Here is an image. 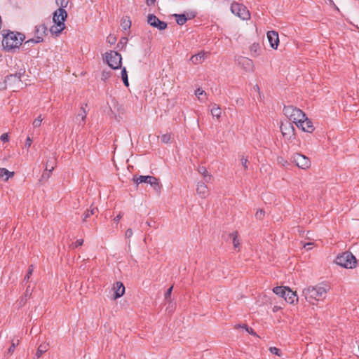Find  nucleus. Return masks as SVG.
I'll list each match as a JSON object with an SVG mask.
<instances>
[{
  "label": "nucleus",
  "instance_id": "obj_17",
  "mask_svg": "<svg viewBox=\"0 0 359 359\" xmlns=\"http://www.w3.org/2000/svg\"><path fill=\"white\" fill-rule=\"evenodd\" d=\"M280 130H281L282 134L285 136V135H286L287 134H290V133H292V135H294L293 133H294V128L293 126L291 124V123L287 122L285 124H284V123L281 124Z\"/></svg>",
  "mask_w": 359,
  "mask_h": 359
},
{
  "label": "nucleus",
  "instance_id": "obj_15",
  "mask_svg": "<svg viewBox=\"0 0 359 359\" xmlns=\"http://www.w3.org/2000/svg\"><path fill=\"white\" fill-rule=\"evenodd\" d=\"M114 289L115 290L114 299H118L122 297L125 292V287L121 282H116Z\"/></svg>",
  "mask_w": 359,
  "mask_h": 359
},
{
  "label": "nucleus",
  "instance_id": "obj_1",
  "mask_svg": "<svg viewBox=\"0 0 359 359\" xmlns=\"http://www.w3.org/2000/svg\"><path fill=\"white\" fill-rule=\"evenodd\" d=\"M327 292V288L319 285L309 286L302 291L306 300L312 304H315L316 301L324 299L326 297Z\"/></svg>",
  "mask_w": 359,
  "mask_h": 359
},
{
  "label": "nucleus",
  "instance_id": "obj_47",
  "mask_svg": "<svg viewBox=\"0 0 359 359\" xmlns=\"http://www.w3.org/2000/svg\"><path fill=\"white\" fill-rule=\"evenodd\" d=\"M0 139L2 142H8L9 140V138H8V133H4L1 135L0 137Z\"/></svg>",
  "mask_w": 359,
  "mask_h": 359
},
{
  "label": "nucleus",
  "instance_id": "obj_44",
  "mask_svg": "<svg viewBox=\"0 0 359 359\" xmlns=\"http://www.w3.org/2000/svg\"><path fill=\"white\" fill-rule=\"evenodd\" d=\"M156 180L157 179L155 177L147 175V183L151 185L153 184V182H155V181H156Z\"/></svg>",
  "mask_w": 359,
  "mask_h": 359
},
{
  "label": "nucleus",
  "instance_id": "obj_18",
  "mask_svg": "<svg viewBox=\"0 0 359 359\" xmlns=\"http://www.w3.org/2000/svg\"><path fill=\"white\" fill-rule=\"evenodd\" d=\"M283 298L287 302L290 304H294L295 302L298 301V297L296 294V292L292 291L290 289L286 292V295H285Z\"/></svg>",
  "mask_w": 359,
  "mask_h": 359
},
{
  "label": "nucleus",
  "instance_id": "obj_60",
  "mask_svg": "<svg viewBox=\"0 0 359 359\" xmlns=\"http://www.w3.org/2000/svg\"><path fill=\"white\" fill-rule=\"evenodd\" d=\"M97 210V208H92L90 210H89V212L90 213L91 215H94L95 213V211Z\"/></svg>",
  "mask_w": 359,
  "mask_h": 359
},
{
  "label": "nucleus",
  "instance_id": "obj_3",
  "mask_svg": "<svg viewBox=\"0 0 359 359\" xmlns=\"http://www.w3.org/2000/svg\"><path fill=\"white\" fill-rule=\"evenodd\" d=\"M25 74V70L21 69L18 72L14 74H10L5 78L4 83L6 88L11 89L13 91H17L22 88V76Z\"/></svg>",
  "mask_w": 359,
  "mask_h": 359
},
{
  "label": "nucleus",
  "instance_id": "obj_33",
  "mask_svg": "<svg viewBox=\"0 0 359 359\" xmlns=\"http://www.w3.org/2000/svg\"><path fill=\"white\" fill-rule=\"evenodd\" d=\"M157 194H160L162 189V184L158 182V179L151 185Z\"/></svg>",
  "mask_w": 359,
  "mask_h": 359
},
{
  "label": "nucleus",
  "instance_id": "obj_46",
  "mask_svg": "<svg viewBox=\"0 0 359 359\" xmlns=\"http://www.w3.org/2000/svg\"><path fill=\"white\" fill-rule=\"evenodd\" d=\"M248 160L246 158H244L243 156L241 158V163L243 166L244 167L245 170L248 169Z\"/></svg>",
  "mask_w": 359,
  "mask_h": 359
},
{
  "label": "nucleus",
  "instance_id": "obj_28",
  "mask_svg": "<svg viewBox=\"0 0 359 359\" xmlns=\"http://www.w3.org/2000/svg\"><path fill=\"white\" fill-rule=\"evenodd\" d=\"M230 237L233 240V245L235 249L239 248L240 243L238 239V232L234 231L230 234Z\"/></svg>",
  "mask_w": 359,
  "mask_h": 359
},
{
  "label": "nucleus",
  "instance_id": "obj_52",
  "mask_svg": "<svg viewBox=\"0 0 359 359\" xmlns=\"http://www.w3.org/2000/svg\"><path fill=\"white\" fill-rule=\"evenodd\" d=\"M83 243V239H78L74 243V248H77L79 246L82 245Z\"/></svg>",
  "mask_w": 359,
  "mask_h": 359
},
{
  "label": "nucleus",
  "instance_id": "obj_31",
  "mask_svg": "<svg viewBox=\"0 0 359 359\" xmlns=\"http://www.w3.org/2000/svg\"><path fill=\"white\" fill-rule=\"evenodd\" d=\"M46 351H47V346H46V345H42V344H41V345L39 346V348H38V349H37V351H36V354H35V357H36V358H37V359H38V358H39L41 356V355H42L43 353H45Z\"/></svg>",
  "mask_w": 359,
  "mask_h": 359
},
{
  "label": "nucleus",
  "instance_id": "obj_48",
  "mask_svg": "<svg viewBox=\"0 0 359 359\" xmlns=\"http://www.w3.org/2000/svg\"><path fill=\"white\" fill-rule=\"evenodd\" d=\"M133 234V230L131 229H128L125 233V236L126 238H129L132 237Z\"/></svg>",
  "mask_w": 359,
  "mask_h": 359
},
{
  "label": "nucleus",
  "instance_id": "obj_10",
  "mask_svg": "<svg viewBox=\"0 0 359 359\" xmlns=\"http://www.w3.org/2000/svg\"><path fill=\"white\" fill-rule=\"evenodd\" d=\"M67 18V13L65 9L59 8L53 13V20L54 23L60 27L65 25L64 22Z\"/></svg>",
  "mask_w": 359,
  "mask_h": 359
},
{
  "label": "nucleus",
  "instance_id": "obj_42",
  "mask_svg": "<svg viewBox=\"0 0 359 359\" xmlns=\"http://www.w3.org/2000/svg\"><path fill=\"white\" fill-rule=\"evenodd\" d=\"M107 41L110 44H114L116 41V38L114 35L109 34L107 38Z\"/></svg>",
  "mask_w": 359,
  "mask_h": 359
},
{
  "label": "nucleus",
  "instance_id": "obj_26",
  "mask_svg": "<svg viewBox=\"0 0 359 359\" xmlns=\"http://www.w3.org/2000/svg\"><path fill=\"white\" fill-rule=\"evenodd\" d=\"M65 28V25H62L61 27L55 25H53L50 27V32L52 34H55L56 35H58L59 34H60L62 32V31Z\"/></svg>",
  "mask_w": 359,
  "mask_h": 359
},
{
  "label": "nucleus",
  "instance_id": "obj_23",
  "mask_svg": "<svg viewBox=\"0 0 359 359\" xmlns=\"http://www.w3.org/2000/svg\"><path fill=\"white\" fill-rule=\"evenodd\" d=\"M176 22L180 25H183L186 23L188 20V18L185 14H175V15ZM191 18H189L190 19Z\"/></svg>",
  "mask_w": 359,
  "mask_h": 359
},
{
  "label": "nucleus",
  "instance_id": "obj_19",
  "mask_svg": "<svg viewBox=\"0 0 359 359\" xmlns=\"http://www.w3.org/2000/svg\"><path fill=\"white\" fill-rule=\"evenodd\" d=\"M205 52L198 53V54L192 55L190 58V61L194 65L201 64L205 60Z\"/></svg>",
  "mask_w": 359,
  "mask_h": 359
},
{
  "label": "nucleus",
  "instance_id": "obj_51",
  "mask_svg": "<svg viewBox=\"0 0 359 359\" xmlns=\"http://www.w3.org/2000/svg\"><path fill=\"white\" fill-rule=\"evenodd\" d=\"M172 288H173V287L171 286L170 287H169L168 289V290L165 293V299H168V298H169L170 297V294H171L172 291Z\"/></svg>",
  "mask_w": 359,
  "mask_h": 359
},
{
  "label": "nucleus",
  "instance_id": "obj_61",
  "mask_svg": "<svg viewBox=\"0 0 359 359\" xmlns=\"http://www.w3.org/2000/svg\"><path fill=\"white\" fill-rule=\"evenodd\" d=\"M127 39L126 38H122L120 43H126Z\"/></svg>",
  "mask_w": 359,
  "mask_h": 359
},
{
  "label": "nucleus",
  "instance_id": "obj_32",
  "mask_svg": "<svg viewBox=\"0 0 359 359\" xmlns=\"http://www.w3.org/2000/svg\"><path fill=\"white\" fill-rule=\"evenodd\" d=\"M121 27H123V29L126 30L128 29H129L131 26V21L129 19V18H123L121 20Z\"/></svg>",
  "mask_w": 359,
  "mask_h": 359
},
{
  "label": "nucleus",
  "instance_id": "obj_9",
  "mask_svg": "<svg viewBox=\"0 0 359 359\" xmlns=\"http://www.w3.org/2000/svg\"><path fill=\"white\" fill-rule=\"evenodd\" d=\"M292 161L298 168L302 169H307L311 165V161L309 158L301 154H295L292 157Z\"/></svg>",
  "mask_w": 359,
  "mask_h": 359
},
{
  "label": "nucleus",
  "instance_id": "obj_22",
  "mask_svg": "<svg viewBox=\"0 0 359 359\" xmlns=\"http://www.w3.org/2000/svg\"><path fill=\"white\" fill-rule=\"evenodd\" d=\"M86 116H87V111H86L83 106H81L80 111L79 112V114L76 116V119H79V118H81V119L82 123L79 122V124L84 126V124L86 123Z\"/></svg>",
  "mask_w": 359,
  "mask_h": 359
},
{
  "label": "nucleus",
  "instance_id": "obj_7",
  "mask_svg": "<svg viewBox=\"0 0 359 359\" xmlns=\"http://www.w3.org/2000/svg\"><path fill=\"white\" fill-rule=\"evenodd\" d=\"M231 11L243 20H248L250 18L249 11L243 4L233 2L231 6Z\"/></svg>",
  "mask_w": 359,
  "mask_h": 359
},
{
  "label": "nucleus",
  "instance_id": "obj_27",
  "mask_svg": "<svg viewBox=\"0 0 359 359\" xmlns=\"http://www.w3.org/2000/svg\"><path fill=\"white\" fill-rule=\"evenodd\" d=\"M13 172H10L6 168H0V177L6 176L5 180H8L9 177H13Z\"/></svg>",
  "mask_w": 359,
  "mask_h": 359
},
{
  "label": "nucleus",
  "instance_id": "obj_4",
  "mask_svg": "<svg viewBox=\"0 0 359 359\" xmlns=\"http://www.w3.org/2000/svg\"><path fill=\"white\" fill-rule=\"evenodd\" d=\"M283 113L289 120L294 123L297 127H299V123L305 118L306 115L301 109L292 105L285 106Z\"/></svg>",
  "mask_w": 359,
  "mask_h": 359
},
{
  "label": "nucleus",
  "instance_id": "obj_21",
  "mask_svg": "<svg viewBox=\"0 0 359 359\" xmlns=\"http://www.w3.org/2000/svg\"><path fill=\"white\" fill-rule=\"evenodd\" d=\"M198 172L202 175L204 177V180L205 182H209L211 180L212 176L208 174V172L205 167L204 166H199L198 168Z\"/></svg>",
  "mask_w": 359,
  "mask_h": 359
},
{
  "label": "nucleus",
  "instance_id": "obj_58",
  "mask_svg": "<svg viewBox=\"0 0 359 359\" xmlns=\"http://www.w3.org/2000/svg\"><path fill=\"white\" fill-rule=\"evenodd\" d=\"M155 223H156L155 222H150V221H147L146 222V224L148 226H154Z\"/></svg>",
  "mask_w": 359,
  "mask_h": 359
},
{
  "label": "nucleus",
  "instance_id": "obj_25",
  "mask_svg": "<svg viewBox=\"0 0 359 359\" xmlns=\"http://www.w3.org/2000/svg\"><path fill=\"white\" fill-rule=\"evenodd\" d=\"M259 49H260V46L257 43H252L250 47V52L252 53V56H257L259 55Z\"/></svg>",
  "mask_w": 359,
  "mask_h": 359
},
{
  "label": "nucleus",
  "instance_id": "obj_43",
  "mask_svg": "<svg viewBox=\"0 0 359 359\" xmlns=\"http://www.w3.org/2000/svg\"><path fill=\"white\" fill-rule=\"evenodd\" d=\"M269 350H270V352L271 353L275 354L276 355H279V356L280 355V351L278 348H276V347H271L269 348Z\"/></svg>",
  "mask_w": 359,
  "mask_h": 359
},
{
  "label": "nucleus",
  "instance_id": "obj_6",
  "mask_svg": "<svg viewBox=\"0 0 359 359\" xmlns=\"http://www.w3.org/2000/svg\"><path fill=\"white\" fill-rule=\"evenodd\" d=\"M104 60L113 69L121 68L122 57L116 51L111 50L109 53H106Z\"/></svg>",
  "mask_w": 359,
  "mask_h": 359
},
{
  "label": "nucleus",
  "instance_id": "obj_49",
  "mask_svg": "<svg viewBox=\"0 0 359 359\" xmlns=\"http://www.w3.org/2000/svg\"><path fill=\"white\" fill-rule=\"evenodd\" d=\"M32 290L30 288V285H28L25 293V297H30L32 295Z\"/></svg>",
  "mask_w": 359,
  "mask_h": 359
},
{
  "label": "nucleus",
  "instance_id": "obj_41",
  "mask_svg": "<svg viewBox=\"0 0 359 359\" xmlns=\"http://www.w3.org/2000/svg\"><path fill=\"white\" fill-rule=\"evenodd\" d=\"M171 135L170 134H164L161 136V141L164 143H168L170 142Z\"/></svg>",
  "mask_w": 359,
  "mask_h": 359
},
{
  "label": "nucleus",
  "instance_id": "obj_12",
  "mask_svg": "<svg viewBox=\"0 0 359 359\" xmlns=\"http://www.w3.org/2000/svg\"><path fill=\"white\" fill-rule=\"evenodd\" d=\"M267 39L270 43L271 48L277 49L279 44L278 34L276 31H269L267 32Z\"/></svg>",
  "mask_w": 359,
  "mask_h": 359
},
{
  "label": "nucleus",
  "instance_id": "obj_2",
  "mask_svg": "<svg viewBox=\"0 0 359 359\" xmlns=\"http://www.w3.org/2000/svg\"><path fill=\"white\" fill-rule=\"evenodd\" d=\"M2 46L8 50L18 48L25 39L24 34L19 32H8L7 34H2Z\"/></svg>",
  "mask_w": 359,
  "mask_h": 359
},
{
  "label": "nucleus",
  "instance_id": "obj_55",
  "mask_svg": "<svg viewBox=\"0 0 359 359\" xmlns=\"http://www.w3.org/2000/svg\"><path fill=\"white\" fill-rule=\"evenodd\" d=\"M123 213L120 212L119 214L114 219V222L118 223L122 218Z\"/></svg>",
  "mask_w": 359,
  "mask_h": 359
},
{
  "label": "nucleus",
  "instance_id": "obj_11",
  "mask_svg": "<svg viewBox=\"0 0 359 359\" xmlns=\"http://www.w3.org/2000/svg\"><path fill=\"white\" fill-rule=\"evenodd\" d=\"M147 22L153 27L157 28L159 30H164L167 28V23L164 21L160 20L155 15L149 14L147 16Z\"/></svg>",
  "mask_w": 359,
  "mask_h": 359
},
{
  "label": "nucleus",
  "instance_id": "obj_24",
  "mask_svg": "<svg viewBox=\"0 0 359 359\" xmlns=\"http://www.w3.org/2000/svg\"><path fill=\"white\" fill-rule=\"evenodd\" d=\"M210 111L212 116L216 117L217 118H219V117L221 116V109L216 104H213V107L211 109Z\"/></svg>",
  "mask_w": 359,
  "mask_h": 359
},
{
  "label": "nucleus",
  "instance_id": "obj_16",
  "mask_svg": "<svg viewBox=\"0 0 359 359\" xmlns=\"http://www.w3.org/2000/svg\"><path fill=\"white\" fill-rule=\"evenodd\" d=\"M53 169H54V165H52L50 167V168H49L48 161H47L46 162V169H45L44 172H43V174L41 175V177L39 180V181L41 183H45L46 182H47L48 180L49 179V177H50V176L51 175V172L53 170Z\"/></svg>",
  "mask_w": 359,
  "mask_h": 359
},
{
  "label": "nucleus",
  "instance_id": "obj_20",
  "mask_svg": "<svg viewBox=\"0 0 359 359\" xmlns=\"http://www.w3.org/2000/svg\"><path fill=\"white\" fill-rule=\"evenodd\" d=\"M290 288L288 287H283V286H277V287H275L273 289V292L281 297H284L285 295H286V292H287V290H289Z\"/></svg>",
  "mask_w": 359,
  "mask_h": 359
},
{
  "label": "nucleus",
  "instance_id": "obj_38",
  "mask_svg": "<svg viewBox=\"0 0 359 359\" xmlns=\"http://www.w3.org/2000/svg\"><path fill=\"white\" fill-rule=\"evenodd\" d=\"M69 3V0H56V4L59 8H65Z\"/></svg>",
  "mask_w": 359,
  "mask_h": 359
},
{
  "label": "nucleus",
  "instance_id": "obj_5",
  "mask_svg": "<svg viewBox=\"0 0 359 359\" xmlns=\"http://www.w3.org/2000/svg\"><path fill=\"white\" fill-rule=\"evenodd\" d=\"M335 262L344 268L353 269L356 266L357 259L351 252L346 251L341 255H338Z\"/></svg>",
  "mask_w": 359,
  "mask_h": 359
},
{
  "label": "nucleus",
  "instance_id": "obj_8",
  "mask_svg": "<svg viewBox=\"0 0 359 359\" xmlns=\"http://www.w3.org/2000/svg\"><path fill=\"white\" fill-rule=\"evenodd\" d=\"M48 28L44 24H41L35 27L34 38L25 41V45H29L30 43H38L43 41V36L46 35Z\"/></svg>",
  "mask_w": 359,
  "mask_h": 359
},
{
  "label": "nucleus",
  "instance_id": "obj_57",
  "mask_svg": "<svg viewBox=\"0 0 359 359\" xmlns=\"http://www.w3.org/2000/svg\"><path fill=\"white\" fill-rule=\"evenodd\" d=\"M26 301H27L26 298H22V299L20 300V302L19 303L20 306L25 305V304L26 303Z\"/></svg>",
  "mask_w": 359,
  "mask_h": 359
},
{
  "label": "nucleus",
  "instance_id": "obj_45",
  "mask_svg": "<svg viewBox=\"0 0 359 359\" xmlns=\"http://www.w3.org/2000/svg\"><path fill=\"white\" fill-rule=\"evenodd\" d=\"M243 65H247L248 67H251L252 65V61L248 58H243Z\"/></svg>",
  "mask_w": 359,
  "mask_h": 359
},
{
  "label": "nucleus",
  "instance_id": "obj_56",
  "mask_svg": "<svg viewBox=\"0 0 359 359\" xmlns=\"http://www.w3.org/2000/svg\"><path fill=\"white\" fill-rule=\"evenodd\" d=\"M313 245V243H306L304 245V248L307 250L311 249V246Z\"/></svg>",
  "mask_w": 359,
  "mask_h": 359
},
{
  "label": "nucleus",
  "instance_id": "obj_63",
  "mask_svg": "<svg viewBox=\"0 0 359 359\" xmlns=\"http://www.w3.org/2000/svg\"><path fill=\"white\" fill-rule=\"evenodd\" d=\"M55 162H54V161L53 162L52 165L48 163L49 168H50V167H51L52 165H54V166H55Z\"/></svg>",
  "mask_w": 359,
  "mask_h": 359
},
{
  "label": "nucleus",
  "instance_id": "obj_14",
  "mask_svg": "<svg viewBox=\"0 0 359 359\" xmlns=\"http://www.w3.org/2000/svg\"><path fill=\"white\" fill-rule=\"evenodd\" d=\"M196 192L201 198H206L209 194L208 188L204 182L198 183Z\"/></svg>",
  "mask_w": 359,
  "mask_h": 359
},
{
  "label": "nucleus",
  "instance_id": "obj_54",
  "mask_svg": "<svg viewBox=\"0 0 359 359\" xmlns=\"http://www.w3.org/2000/svg\"><path fill=\"white\" fill-rule=\"evenodd\" d=\"M32 143V139L29 137H27L25 142V147H29Z\"/></svg>",
  "mask_w": 359,
  "mask_h": 359
},
{
  "label": "nucleus",
  "instance_id": "obj_35",
  "mask_svg": "<svg viewBox=\"0 0 359 359\" xmlns=\"http://www.w3.org/2000/svg\"><path fill=\"white\" fill-rule=\"evenodd\" d=\"M43 120V118L42 117V115L40 114L37 118H36L34 120V121L32 123L33 127L34 128L40 127Z\"/></svg>",
  "mask_w": 359,
  "mask_h": 359
},
{
  "label": "nucleus",
  "instance_id": "obj_50",
  "mask_svg": "<svg viewBox=\"0 0 359 359\" xmlns=\"http://www.w3.org/2000/svg\"><path fill=\"white\" fill-rule=\"evenodd\" d=\"M242 327L245 328V330H246L248 333H250V334H253V335H255V333L254 332V331H253V330H252V327H248L246 325H243V326H242Z\"/></svg>",
  "mask_w": 359,
  "mask_h": 359
},
{
  "label": "nucleus",
  "instance_id": "obj_53",
  "mask_svg": "<svg viewBox=\"0 0 359 359\" xmlns=\"http://www.w3.org/2000/svg\"><path fill=\"white\" fill-rule=\"evenodd\" d=\"M90 213L89 210H87L86 212L83 215V222H86V219L90 216Z\"/></svg>",
  "mask_w": 359,
  "mask_h": 359
},
{
  "label": "nucleus",
  "instance_id": "obj_29",
  "mask_svg": "<svg viewBox=\"0 0 359 359\" xmlns=\"http://www.w3.org/2000/svg\"><path fill=\"white\" fill-rule=\"evenodd\" d=\"M195 95L197 96L198 99L202 102L206 99V93L201 88H198L196 90Z\"/></svg>",
  "mask_w": 359,
  "mask_h": 359
},
{
  "label": "nucleus",
  "instance_id": "obj_62",
  "mask_svg": "<svg viewBox=\"0 0 359 359\" xmlns=\"http://www.w3.org/2000/svg\"><path fill=\"white\" fill-rule=\"evenodd\" d=\"M254 89L257 90L258 93H259V87L257 85H255L254 86Z\"/></svg>",
  "mask_w": 359,
  "mask_h": 359
},
{
  "label": "nucleus",
  "instance_id": "obj_37",
  "mask_svg": "<svg viewBox=\"0 0 359 359\" xmlns=\"http://www.w3.org/2000/svg\"><path fill=\"white\" fill-rule=\"evenodd\" d=\"M33 271H34V266L32 264H31L29 266L27 273L26 274V276L24 278V280H23L24 282H25V283L29 282V278L32 276Z\"/></svg>",
  "mask_w": 359,
  "mask_h": 359
},
{
  "label": "nucleus",
  "instance_id": "obj_30",
  "mask_svg": "<svg viewBox=\"0 0 359 359\" xmlns=\"http://www.w3.org/2000/svg\"><path fill=\"white\" fill-rule=\"evenodd\" d=\"M121 79L124 85L128 87L129 86L128 79V73L126 67L121 69Z\"/></svg>",
  "mask_w": 359,
  "mask_h": 359
},
{
  "label": "nucleus",
  "instance_id": "obj_59",
  "mask_svg": "<svg viewBox=\"0 0 359 359\" xmlns=\"http://www.w3.org/2000/svg\"><path fill=\"white\" fill-rule=\"evenodd\" d=\"M156 0H147V4L148 6H151L154 4Z\"/></svg>",
  "mask_w": 359,
  "mask_h": 359
},
{
  "label": "nucleus",
  "instance_id": "obj_34",
  "mask_svg": "<svg viewBox=\"0 0 359 359\" xmlns=\"http://www.w3.org/2000/svg\"><path fill=\"white\" fill-rule=\"evenodd\" d=\"M133 180L135 183H137V184H139L142 182L147 183V176H143V175H140L139 177L134 176Z\"/></svg>",
  "mask_w": 359,
  "mask_h": 359
},
{
  "label": "nucleus",
  "instance_id": "obj_36",
  "mask_svg": "<svg viewBox=\"0 0 359 359\" xmlns=\"http://www.w3.org/2000/svg\"><path fill=\"white\" fill-rule=\"evenodd\" d=\"M20 343V340L19 339H16V340H12V342H11V346H10V348H8V353H13L15 351V347L19 344Z\"/></svg>",
  "mask_w": 359,
  "mask_h": 359
},
{
  "label": "nucleus",
  "instance_id": "obj_13",
  "mask_svg": "<svg viewBox=\"0 0 359 359\" xmlns=\"http://www.w3.org/2000/svg\"><path fill=\"white\" fill-rule=\"evenodd\" d=\"M300 128L304 132L312 133L314 130L313 123L306 116L302 121L299 123Z\"/></svg>",
  "mask_w": 359,
  "mask_h": 359
},
{
  "label": "nucleus",
  "instance_id": "obj_39",
  "mask_svg": "<svg viewBox=\"0 0 359 359\" xmlns=\"http://www.w3.org/2000/svg\"><path fill=\"white\" fill-rule=\"evenodd\" d=\"M111 75V71H106V70H104L102 72V75H101V79L102 81H106L109 78H110Z\"/></svg>",
  "mask_w": 359,
  "mask_h": 359
},
{
  "label": "nucleus",
  "instance_id": "obj_40",
  "mask_svg": "<svg viewBox=\"0 0 359 359\" xmlns=\"http://www.w3.org/2000/svg\"><path fill=\"white\" fill-rule=\"evenodd\" d=\"M265 215V212L262 209H259L256 213H255V217L259 219L262 220Z\"/></svg>",
  "mask_w": 359,
  "mask_h": 359
}]
</instances>
